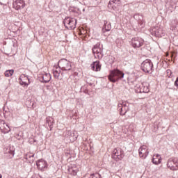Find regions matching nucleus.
I'll return each mask as SVG.
<instances>
[{
  "label": "nucleus",
  "instance_id": "16",
  "mask_svg": "<svg viewBox=\"0 0 178 178\" xmlns=\"http://www.w3.org/2000/svg\"><path fill=\"white\" fill-rule=\"evenodd\" d=\"M92 70L94 72H99L101 70V65L99 64V61H95L91 65Z\"/></svg>",
  "mask_w": 178,
  "mask_h": 178
},
{
  "label": "nucleus",
  "instance_id": "35",
  "mask_svg": "<svg viewBox=\"0 0 178 178\" xmlns=\"http://www.w3.org/2000/svg\"><path fill=\"white\" fill-rule=\"evenodd\" d=\"M168 55H169V54H166V56H168Z\"/></svg>",
  "mask_w": 178,
  "mask_h": 178
},
{
  "label": "nucleus",
  "instance_id": "26",
  "mask_svg": "<svg viewBox=\"0 0 178 178\" xmlns=\"http://www.w3.org/2000/svg\"><path fill=\"white\" fill-rule=\"evenodd\" d=\"M89 178H99V174L91 175Z\"/></svg>",
  "mask_w": 178,
  "mask_h": 178
},
{
  "label": "nucleus",
  "instance_id": "7",
  "mask_svg": "<svg viewBox=\"0 0 178 178\" xmlns=\"http://www.w3.org/2000/svg\"><path fill=\"white\" fill-rule=\"evenodd\" d=\"M92 53L97 59H101L102 58V48H101V44H96L92 48Z\"/></svg>",
  "mask_w": 178,
  "mask_h": 178
},
{
  "label": "nucleus",
  "instance_id": "11",
  "mask_svg": "<svg viewBox=\"0 0 178 178\" xmlns=\"http://www.w3.org/2000/svg\"><path fill=\"white\" fill-rule=\"evenodd\" d=\"M143 42L144 40L140 38H134L131 40L132 47L134 48H140V47L143 45Z\"/></svg>",
  "mask_w": 178,
  "mask_h": 178
},
{
  "label": "nucleus",
  "instance_id": "15",
  "mask_svg": "<svg viewBox=\"0 0 178 178\" xmlns=\"http://www.w3.org/2000/svg\"><path fill=\"white\" fill-rule=\"evenodd\" d=\"M152 162L154 165H159L162 162V157L160 154H154L153 156Z\"/></svg>",
  "mask_w": 178,
  "mask_h": 178
},
{
  "label": "nucleus",
  "instance_id": "18",
  "mask_svg": "<svg viewBox=\"0 0 178 178\" xmlns=\"http://www.w3.org/2000/svg\"><path fill=\"white\" fill-rule=\"evenodd\" d=\"M25 159L28 162H29V163H33V162H34V154L31 152L27 153L25 156Z\"/></svg>",
  "mask_w": 178,
  "mask_h": 178
},
{
  "label": "nucleus",
  "instance_id": "23",
  "mask_svg": "<svg viewBox=\"0 0 178 178\" xmlns=\"http://www.w3.org/2000/svg\"><path fill=\"white\" fill-rule=\"evenodd\" d=\"M165 31H163V29L159 28L156 31L155 34L157 35V37H162V35L164 34Z\"/></svg>",
  "mask_w": 178,
  "mask_h": 178
},
{
  "label": "nucleus",
  "instance_id": "4",
  "mask_svg": "<svg viewBox=\"0 0 178 178\" xmlns=\"http://www.w3.org/2000/svg\"><path fill=\"white\" fill-rule=\"evenodd\" d=\"M58 66L62 70H72V63L65 58L59 60Z\"/></svg>",
  "mask_w": 178,
  "mask_h": 178
},
{
  "label": "nucleus",
  "instance_id": "10",
  "mask_svg": "<svg viewBox=\"0 0 178 178\" xmlns=\"http://www.w3.org/2000/svg\"><path fill=\"white\" fill-rule=\"evenodd\" d=\"M26 6V2L24 0H16L13 3V8L16 9V10H20L23 9Z\"/></svg>",
  "mask_w": 178,
  "mask_h": 178
},
{
  "label": "nucleus",
  "instance_id": "33",
  "mask_svg": "<svg viewBox=\"0 0 178 178\" xmlns=\"http://www.w3.org/2000/svg\"><path fill=\"white\" fill-rule=\"evenodd\" d=\"M0 178H2V175L0 174Z\"/></svg>",
  "mask_w": 178,
  "mask_h": 178
},
{
  "label": "nucleus",
  "instance_id": "19",
  "mask_svg": "<svg viewBox=\"0 0 178 178\" xmlns=\"http://www.w3.org/2000/svg\"><path fill=\"white\" fill-rule=\"evenodd\" d=\"M167 166L170 170H177V168L175 165V161L173 160H169Z\"/></svg>",
  "mask_w": 178,
  "mask_h": 178
},
{
  "label": "nucleus",
  "instance_id": "29",
  "mask_svg": "<svg viewBox=\"0 0 178 178\" xmlns=\"http://www.w3.org/2000/svg\"><path fill=\"white\" fill-rule=\"evenodd\" d=\"M122 108H123V104H118V108L120 109H120H122Z\"/></svg>",
  "mask_w": 178,
  "mask_h": 178
},
{
  "label": "nucleus",
  "instance_id": "3",
  "mask_svg": "<svg viewBox=\"0 0 178 178\" xmlns=\"http://www.w3.org/2000/svg\"><path fill=\"white\" fill-rule=\"evenodd\" d=\"M113 159H115L117 162L118 161H122L123 158H124V151L121 148H117L113 150V155H112Z\"/></svg>",
  "mask_w": 178,
  "mask_h": 178
},
{
  "label": "nucleus",
  "instance_id": "17",
  "mask_svg": "<svg viewBox=\"0 0 178 178\" xmlns=\"http://www.w3.org/2000/svg\"><path fill=\"white\" fill-rule=\"evenodd\" d=\"M53 73L55 79L59 80L60 75L62 74V72L60 71V67L54 68Z\"/></svg>",
  "mask_w": 178,
  "mask_h": 178
},
{
  "label": "nucleus",
  "instance_id": "31",
  "mask_svg": "<svg viewBox=\"0 0 178 178\" xmlns=\"http://www.w3.org/2000/svg\"><path fill=\"white\" fill-rule=\"evenodd\" d=\"M76 134H77V133H76V131H74V132L72 133V135H73V136H76Z\"/></svg>",
  "mask_w": 178,
  "mask_h": 178
},
{
  "label": "nucleus",
  "instance_id": "28",
  "mask_svg": "<svg viewBox=\"0 0 178 178\" xmlns=\"http://www.w3.org/2000/svg\"><path fill=\"white\" fill-rule=\"evenodd\" d=\"M111 2H113V3H115L117 5H120V1L115 0V1H112Z\"/></svg>",
  "mask_w": 178,
  "mask_h": 178
},
{
  "label": "nucleus",
  "instance_id": "24",
  "mask_svg": "<svg viewBox=\"0 0 178 178\" xmlns=\"http://www.w3.org/2000/svg\"><path fill=\"white\" fill-rule=\"evenodd\" d=\"M13 73H15V70H6L4 72V76L6 77H10V76H13Z\"/></svg>",
  "mask_w": 178,
  "mask_h": 178
},
{
  "label": "nucleus",
  "instance_id": "21",
  "mask_svg": "<svg viewBox=\"0 0 178 178\" xmlns=\"http://www.w3.org/2000/svg\"><path fill=\"white\" fill-rule=\"evenodd\" d=\"M111 29L112 26L111 25V24L106 23L103 27V33H105V31H111Z\"/></svg>",
  "mask_w": 178,
  "mask_h": 178
},
{
  "label": "nucleus",
  "instance_id": "20",
  "mask_svg": "<svg viewBox=\"0 0 178 178\" xmlns=\"http://www.w3.org/2000/svg\"><path fill=\"white\" fill-rule=\"evenodd\" d=\"M43 81L44 83H49V81H51V74L46 73L42 75Z\"/></svg>",
  "mask_w": 178,
  "mask_h": 178
},
{
  "label": "nucleus",
  "instance_id": "12",
  "mask_svg": "<svg viewBox=\"0 0 178 178\" xmlns=\"http://www.w3.org/2000/svg\"><path fill=\"white\" fill-rule=\"evenodd\" d=\"M80 169H81V168L80 167V165H73L72 166L70 167L68 169V172L69 173H70L72 176H76L77 173H79V172H80Z\"/></svg>",
  "mask_w": 178,
  "mask_h": 178
},
{
  "label": "nucleus",
  "instance_id": "22",
  "mask_svg": "<svg viewBox=\"0 0 178 178\" xmlns=\"http://www.w3.org/2000/svg\"><path fill=\"white\" fill-rule=\"evenodd\" d=\"M127 111H129V107L123 104V106L120 108V115L122 116L123 115H126Z\"/></svg>",
  "mask_w": 178,
  "mask_h": 178
},
{
  "label": "nucleus",
  "instance_id": "5",
  "mask_svg": "<svg viewBox=\"0 0 178 178\" xmlns=\"http://www.w3.org/2000/svg\"><path fill=\"white\" fill-rule=\"evenodd\" d=\"M76 23H77V21L74 18L67 17L64 19L65 27L70 30L76 29Z\"/></svg>",
  "mask_w": 178,
  "mask_h": 178
},
{
  "label": "nucleus",
  "instance_id": "27",
  "mask_svg": "<svg viewBox=\"0 0 178 178\" xmlns=\"http://www.w3.org/2000/svg\"><path fill=\"white\" fill-rule=\"evenodd\" d=\"M174 86H175V87L177 88H178V77L176 79L175 83H174Z\"/></svg>",
  "mask_w": 178,
  "mask_h": 178
},
{
  "label": "nucleus",
  "instance_id": "30",
  "mask_svg": "<svg viewBox=\"0 0 178 178\" xmlns=\"http://www.w3.org/2000/svg\"><path fill=\"white\" fill-rule=\"evenodd\" d=\"M175 168H177V169L178 170V162L175 161Z\"/></svg>",
  "mask_w": 178,
  "mask_h": 178
},
{
  "label": "nucleus",
  "instance_id": "8",
  "mask_svg": "<svg viewBox=\"0 0 178 178\" xmlns=\"http://www.w3.org/2000/svg\"><path fill=\"white\" fill-rule=\"evenodd\" d=\"M0 130L3 134H6L10 131V127L6 124L5 120H0Z\"/></svg>",
  "mask_w": 178,
  "mask_h": 178
},
{
  "label": "nucleus",
  "instance_id": "2",
  "mask_svg": "<svg viewBox=\"0 0 178 178\" xmlns=\"http://www.w3.org/2000/svg\"><path fill=\"white\" fill-rule=\"evenodd\" d=\"M134 90L138 94L140 92H149V88H148V83L147 82L138 83L135 86Z\"/></svg>",
  "mask_w": 178,
  "mask_h": 178
},
{
  "label": "nucleus",
  "instance_id": "1",
  "mask_svg": "<svg viewBox=\"0 0 178 178\" xmlns=\"http://www.w3.org/2000/svg\"><path fill=\"white\" fill-rule=\"evenodd\" d=\"M124 77V74L118 70H114L111 72L108 76V80L112 83H116L119 79H123Z\"/></svg>",
  "mask_w": 178,
  "mask_h": 178
},
{
  "label": "nucleus",
  "instance_id": "13",
  "mask_svg": "<svg viewBox=\"0 0 178 178\" xmlns=\"http://www.w3.org/2000/svg\"><path fill=\"white\" fill-rule=\"evenodd\" d=\"M19 84L21 86H24V87L29 86L30 84V79H29V76L22 74L19 79Z\"/></svg>",
  "mask_w": 178,
  "mask_h": 178
},
{
  "label": "nucleus",
  "instance_id": "6",
  "mask_svg": "<svg viewBox=\"0 0 178 178\" xmlns=\"http://www.w3.org/2000/svg\"><path fill=\"white\" fill-rule=\"evenodd\" d=\"M152 66L153 65L151 60H145L141 65L142 70H143L145 73H151V72H152Z\"/></svg>",
  "mask_w": 178,
  "mask_h": 178
},
{
  "label": "nucleus",
  "instance_id": "34",
  "mask_svg": "<svg viewBox=\"0 0 178 178\" xmlns=\"http://www.w3.org/2000/svg\"><path fill=\"white\" fill-rule=\"evenodd\" d=\"M49 126H50V127L52 126V124H49Z\"/></svg>",
  "mask_w": 178,
  "mask_h": 178
},
{
  "label": "nucleus",
  "instance_id": "14",
  "mask_svg": "<svg viewBox=\"0 0 178 178\" xmlns=\"http://www.w3.org/2000/svg\"><path fill=\"white\" fill-rule=\"evenodd\" d=\"M36 165L38 169L40 170H44V169H46V168H48V163L45 160L40 159L38 161H36Z\"/></svg>",
  "mask_w": 178,
  "mask_h": 178
},
{
  "label": "nucleus",
  "instance_id": "32",
  "mask_svg": "<svg viewBox=\"0 0 178 178\" xmlns=\"http://www.w3.org/2000/svg\"><path fill=\"white\" fill-rule=\"evenodd\" d=\"M74 140H77V136L74 138Z\"/></svg>",
  "mask_w": 178,
  "mask_h": 178
},
{
  "label": "nucleus",
  "instance_id": "9",
  "mask_svg": "<svg viewBox=\"0 0 178 178\" xmlns=\"http://www.w3.org/2000/svg\"><path fill=\"white\" fill-rule=\"evenodd\" d=\"M148 154H149L148 147H147V145H142L139 148V156L140 158L145 159V158H147V156H148Z\"/></svg>",
  "mask_w": 178,
  "mask_h": 178
},
{
  "label": "nucleus",
  "instance_id": "25",
  "mask_svg": "<svg viewBox=\"0 0 178 178\" xmlns=\"http://www.w3.org/2000/svg\"><path fill=\"white\" fill-rule=\"evenodd\" d=\"M8 153H10V155H12V156H13L15 155V150H13L12 147H10L8 150Z\"/></svg>",
  "mask_w": 178,
  "mask_h": 178
}]
</instances>
